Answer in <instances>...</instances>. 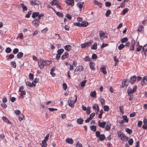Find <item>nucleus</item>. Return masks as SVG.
<instances>
[{"mask_svg":"<svg viewBox=\"0 0 147 147\" xmlns=\"http://www.w3.org/2000/svg\"><path fill=\"white\" fill-rule=\"evenodd\" d=\"M117 134L118 137L120 138V139L123 141H126L127 140L128 138L125 136L122 132L119 131L118 132Z\"/></svg>","mask_w":147,"mask_h":147,"instance_id":"f257e3e1","label":"nucleus"},{"mask_svg":"<svg viewBox=\"0 0 147 147\" xmlns=\"http://www.w3.org/2000/svg\"><path fill=\"white\" fill-rule=\"evenodd\" d=\"M96 136V137L99 138L100 141H102L105 139V136L103 134H100V131H97L95 133Z\"/></svg>","mask_w":147,"mask_h":147,"instance_id":"f03ea898","label":"nucleus"},{"mask_svg":"<svg viewBox=\"0 0 147 147\" xmlns=\"http://www.w3.org/2000/svg\"><path fill=\"white\" fill-rule=\"evenodd\" d=\"M75 100L74 101L73 100H71V97L70 98H69V100L68 101V103L69 105L73 108L74 107V104L77 101V96L76 95H75Z\"/></svg>","mask_w":147,"mask_h":147,"instance_id":"7ed1b4c3","label":"nucleus"},{"mask_svg":"<svg viewBox=\"0 0 147 147\" xmlns=\"http://www.w3.org/2000/svg\"><path fill=\"white\" fill-rule=\"evenodd\" d=\"M30 4L32 5H41V2L37 0H32Z\"/></svg>","mask_w":147,"mask_h":147,"instance_id":"20e7f679","label":"nucleus"},{"mask_svg":"<svg viewBox=\"0 0 147 147\" xmlns=\"http://www.w3.org/2000/svg\"><path fill=\"white\" fill-rule=\"evenodd\" d=\"M45 64V61L43 59H40V64L38 66L40 69H42L44 68Z\"/></svg>","mask_w":147,"mask_h":147,"instance_id":"39448f33","label":"nucleus"},{"mask_svg":"<svg viewBox=\"0 0 147 147\" xmlns=\"http://www.w3.org/2000/svg\"><path fill=\"white\" fill-rule=\"evenodd\" d=\"M99 34L100 38L101 40H102L105 37L107 38V37L105 36V33L102 30L99 31Z\"/></svg>","mask_w":147,"mask_h":147,"instance_id":"423d86ee","label":"nucleus"},{"mask_svg":"<svg viewBox=\"0 0 147 147\" xmlns=\"http://www.w3.org/2000/svg\"><path fill=\"white\" fill-rule=\"evenodd\" d=\"M32 24L35 26L37 27L39 24V20L38 19H35L32 22Z\"/></svg>","mask_w":147,"mask_h":147,"instance_id":"0eeeda50","label":"nucleus"},{"mask_svg":"<svg viewBox=\"0 0 147 147\" xmlns=\"http://www.w3.org/2000/svg\"><path fill=\"white\" fill-rule=\"evenodd\" d=\"M131 42V47L129 49V50L131 51H133L134 50V47L135 44V41L133 39L132 40Z\"/></svg>","mask_w":147,"mask_h":147,"instance_id":"6e6552de","label":"nucleus"},{"mask_svg":"<svg viewBox=\"0 0 147 147\" xmlns=\"http://www.w3.org/2000/svg\"><path fill=\"white\" fill-rule=\"evenodd\" d=\"M98 125L100 127L102 128H104L105 127L106 124L105 122H101L100 121H98Z\"/></svg>","mask_w":147,"mask_h":147,"instance_id":"1a4fd4ad","label":"nucleus"},{"mask_svg":"<svg viewBox=\"0 0 147 147\" xmlns=\"http://www.w3.org/2000/svg\"><path fill=\"white\" fill-rule=\"evenodd\" d=\"M84 2H78L77 3L76 5L77 7L80 9V11L82 9L83 5L84 4Z\"/></svg>","mask_w":147,"mask_h":147,"instance_id":"9d476101","label":"nucleus"},{"mask_svg":"<svg viewBox=\"0 0 147 147\" xmlns=\"http://www.w3.org/2000/svg\"><path fill=\"white\" fill-rule=\"evenodd\" d=\"M136 79V76H134L131 77L130 82L131 84H133L135 81Z\"/></svg>","mask_w":147,"mask_h":147,"instance_id":"9b49d317","label":"nucleus"},{"mask_svg":"<svg viewBox=\"0 0 147 147\" xmlns=\"http://www.w3.org/2000/svg\"><path fill=\"white\" fill-rule=\"evenodd\" d=\"M83 69V67L82 66H79L77 67L76 69H75L74 71H81Z\"/></svg>","mask_w":147,"mask_h":147,"instance_id":"f8f14e48","label":"nucleus"},{"mask_svg":"<svg viewBox=\"0 0 147 147\" xmlns=\"http://www.w3.org/2000/svg\"><path fill=\"white\" fill-rule=\"evenodd\" d=\"M69 56V54L67 52H65L61 57V59L62 60L67 58Z\"/></svg>","mask_w":147,"mask_h":147,"instance_id":"ddd939ff","label":"nucleus"},{"mask_svg":"<svg viewBox=\"0 0 147 147\" xmlns=\"http://www.w3.org/2000/svg\"><path fill=\"white\" fill-rule=\"evenodd\" d=\"M66 142L67 143L70 144H72L73 142V139L70 138H67L66 139Z\"/></svg>","mask_w":147,"mask_h":147,"instance_id":"4468645a","label":"nucleus"},{"mask_svg":"<svg viewBox=\"0 0 147 147\" xmlns=\"http://www.w3.org/2000/svg\"><path fill=\"white\" fill-rule=\"evenodd\" d=\"M64 48L66 50L68 51H70L72 48L71 46L69 45H67L65 46Z\"/></svg>","mask_w":147,"mask_h":147,"instance_id":"2eb2a0df","label":"nucleus"},{"mask_svg":"<svg viewBox=\"0 0 147 147\" xmlns=\"http://www.w3.org/2000/svg\"><path fill=\"white\" fill-rule=\"evenodd\" d=\"M66 3L69 5L73 6L74 4V0H67L66 1Z\"/></svg>","mask_w":147,"mask_h":147,"instance_id":"dca6fc26","label":"nucleus"},{"mask_svg":"<svg viewBox=\"0 0 147 147\" xmlns=\"http://www.w3.org/2000/svg\"><path fill=\"white\" fill-rule=\"evenodd\" d=\"M100 71L102 72L104 75L106 74L107 72L106 71V68L105 67H101L100 69Z\"/></svg>","mask_w":147,"mask_h":147,"instance_id":"f3484780","label":"nucleus"},{"mask_svg":"<svg viewBox=\"0 0 147 147\" xmlns=\"http://www.w3.org/2000/svg\"><path fill=\"white\" fill-rule=\"evenodd\" d=\"M81 27H86L88 25V23L86 21L82 22L81 23Z\"/></svg>","mask_w":147,"mask_h":147,"instance_id":"a211bd4d","label":"nucleus"},{"mask_svg":"<svg viewBox=\"0 0 147 147\" xmlns=\"http://www.w3.org/2000/svg\"><path fill=\"white\" fill-rule=\"evenodd\" d=\"M93 108V109L95 110V111H96V109L97 108V112H96L97 114L98 113V112L99 110V107L98 106V104H94V105Z\"/></svg>","mask_w":147,"mask_h":147,"instance_id":"6ab92c4d","label":"nucleus"},{"mask_svg":"<svg viewBox=\"0 0 147 147\" xmlns=\"http://www.w3.org/2000/svg\"><path fill=\"white\" fill-rule=\"evenodd\" d=\"M111 125L110 123H107L105 127V130L108 131H109L110 129Z\"/></svg>","mask_w":147,"mask_h":147,"instance_id":"aec40b11","label":"nucleus"},{"mask_svg":"<svg viewBox=\"0 0 147 147\" xmlns=\"http://www.w3.org/2000/svg\"><path fill=\"white\" fill-rule=\"evenodd\" d=\"M89 65L90 68L92 70H95V68L94 67V63L90 62V63Z\"/></svg>","mask_w":147,"mask_h":147,"instance_id":"412c9836","label":"nucleus"},{"mask_svg":"<svg viewBox=\"0 0 147 147\" xmlns=\"http://www.w3.org/2000/svg\"><path fill=\"white\" fill-rule=\"evenodd\" d=\"M26 84L27 85H28L31 87H34L35 86V84L33 82L31 84L30 82L27 81L26 82Z\"/></svg>","mask_w":147,"mask_h":147,"instance_id":"4be33fe9","label":"nucleus"},{"mask_svg":"<svg viewBox=\"0 0 147 147\" xmlns=\"http://www.w3.org/2000/svg\"><path fill=\"white\" fill-rule=\"evenodd\" d=\"M83 121L84 120L82 118H79L78 119L77 122L78 123L81 124H82Z\"/></svg>","mask_w":147,"mask_h":147,"instance_id":"5701e85b","label":"nucleus"},{"mask_svg":"<svg viewBox=\"0 0 147 147\" xmlns=\"http://www.w3.org/2000/svg\"><path fill=\"white\" fill-rule=\"evenodd\" d=\"M42 147H46L47 146V144L46 141L45 140H43L42 141V143L41 144Z\"/></svg>","mask_w":147,"mask_h":147,"instance_id":"b1692460","label":"nucleus"},{"mask_svg":"<svg viewBox=\"0 0 147 147\" xmlns=\"http://www.w3.org/2000/svg\"><path fill=\"white\" fill-rule=\"evenodd\" d=\"M38 12H34L32 14V17L33 18H35L38 17Z\"/></svg>","mask_w":147,"mask_h":147,"instance_id":"393cba45","label":"nucleus"},{"mask_svg":"<svg viewBox=\"0 0 147 147\" xmlns=\"http://www.w3.org/2000/svg\"><path fill=\"white\" fill-rule=\"evenodd\" d=\"M23 53L22 52L19 53L17 55L18 58V59L22 58L23 56Z\"/></svg>","mask_w":147,"mask_h":147,"instance_id":"a878e982","label":"nucleus"},{"mask_svg":"<svg viewBox=\"0 0 147 147\" xmlns=\"http://www.w3.org/2000/svg\"><path fill=\"white\" fill-rule=\"evenodd\" d=\"M94 4L98 5L100 8L101 7V3L96 0L94 1Z\"/></svg>","mask_w":147,"mask_h":147,"instance_id":"bb28decb","label":"nucleus"},{"mask_svg":"<svg viewBox=\"0 0 147 147\" xmlns=\"http://www.w3.org/2000/svg\"><path fill=\"white\" fill-rule=\"evenodd\" d=\"M3 119L4 121L7 122L8 123L10 124H11V122H10V121L6 117H3Z\"/></svg>","mask_w":147,"mask_h":147,"instance_id":"cd10ccee","label":"nucleus"},{"mask_svg":"<svg viewBox=\"0 0 147 147\" xmlns=\"http://www.w3.org/2000/svg\"><path fill=\"white\" fill-rule=\"evenodd\" d=\"M20 5L22 8L23 12H24L25 11H26L27 10L26 6H25L24 4H20Z\"/></svg>","mask_w":147,"mask_h":147,"instance_id":"c85d7f7f","label":"nucleus"},{"mask_svg":"<svg viewBox=\"0 0 147 147\" xmlns=\"http://www.w3.org/2000/svg\"><path fill=\"white\" fill-rule=\"evenodd\" d=\"M125 131L129 134H131L132 133V131L129 128H125Z\"/></svg>","mask_w":147,"mask_h":147,"instance_id":"c756f323","label":"nucleus"},{"mask_svg":"<svg viewBox=\"0 0 147 147\" xmlns=\"http://www.w3.org/2000/svg\"><path fill=\"white\" fill-rule=\"evenodd\" d=\"M90 128L91 130L95 131L96 130V127L95 125H92L90 126Z\"/></svg>","mask_w":147,"mask_h":147,"instance_id":"7c9ffc66","label":"nucleus"},{"mask_svg":"<svg viewBox=\"0 0 147 147\" xmlns=\"http://www.w3.org/2000/svg\"><path fill=\"white\" fill-rule=\"evenodd\" d=\"M97 48V44L96 43H94L93 45L91 46V49H96Z\"/></svg>","mask_w":147,"mask_h":147,"instance_id":"2f4dec72","label":"nucleus"},{"mask_svg":"<svg viewBox=\"0 0 147 147\" xmlns=\"http://www.w3.org/2000/svg\"><path fill=\"white\" fill-rule=\"evenodd\" d=\"M125 46V45L122 44L120 45L118 47V49L119 50H121V49H122Z\"/></svg>","mask_w":147,"mask_h":147,"instance_id":"473e14b6","label":"nucleus"},{"mask_svg":"<svg viewBox=\"0 0 147 147\" xmlns=\"http://www.w3.org/2000/svg\"><path fill=\"white\" fill-rule=\"evenodd\" d=\"M111 13V11L109 9L106 12L105 15V16L107 17H108L109 16L110 14Z\"/></svg>","mask_w":147,"mask_h":147,"instance_id":"72a5a7b5","label":"nucleus"},{"mask_svg":"<svg viewBox=\"0 0 147 147\" xmlns=\"http://www.w3.org/2000/svg\"><path fill=\"white\" fill-rule=\"evenodd\" d=\"M128 40V38L127 37H125L122 39L121 42L123 43L127 42Z\"/></svg>","mask_w":147,"mask_h":147,"instance_id":"f704fd0d","label":"nucleus"},{"mask_svg":"<svg viewBox=\"0 0 147 147\" xmlns=\"http://www.w3.org/2000/svg\"><path fill=\"white\" fill-rule=\"evenodd\" d=\"M96 92H90V95L93 98H95L96 97Z\"/></svg>","mask_w":147,"mask_h":147,"instance_id":"c9c22d12","label":"nucleus"},{"mask_svg":"<svg viewBox=\"0 0 147 147\" xmlns=\"http://www.w3.org/2000/svg\"><path fill=\"white\" fill-rule=\"evenodd\" d=\"M64 49H59L57 51L58 53L61 55L63 52Z\"/></svg>","mask_w":147,"mask_h":147,"instance_id":"e433bc0d","label":"nucleus"},{"mask_svg":"<svg viewBox=\"0 0 147 147\" xmlns=\"http://www.w3.org/2000/svg\"><path fill=\"white\" fill-rule=\"evenodd\" d=\"M45 65H48L51 63V61L48 60L45 61Z\"/></svg>","mask_w":147,"mask_h":147,"instance_id":"4c0bfd02","label":"nucleus"},{"mask_svg":"<svg viewBox=\"0 0 147 147\" xmlns=\"http://www.w3.org/2000/svg\"><path fill=\"white\" fill-rule=\"evenodd\" d=\"M11 51V49L10 48L7 47L5 49V52L7 53H10Z\"/></svg>","mask_w":147,"mask_h":147,"instance_id":"58836bf2","label":"nucleus"},{"mask_svg":"<svg viewBox=\"0 0 147 147\" xmlns=\"http://www.w3.org/2000/svg\"><path fill=\"white\" fill-rule=\"evenodd\" d=\"M143 50L144 51V53H146V51L147 50V44H146L144 46L143 48Z\"/></svg>","mask_w":147,"mask_h":147,"instance_id":"ea45409f","label":"nucleus"},{"mask_svg":"<svg viewBox=\"0 0 147 147\" xmlns=\"http://www.w3.org/2000/svg\"><path fill=\"white\" fill-rule=\"evenodd\" d=\"M57 0H53V1L51 2V5H55L57 4Z\"/></svg>","mask_w":147,"mask_h":147,"instance_id":"a19ab883","label":"nucleus"},{"mask_svg":"<svg viewBox=\"0 0 147 147\" xmlns=\"http://www.w3.org/2000/svg\"><path fill=\"white\" fill-rule=\"evenodd\" d=\"M95 115V113H91L89 117H88L89 119H90V120H91L93 118Z\"/></svg>","mask_w":147,"mask_h":147,"instance_id":"79ce46f5","label":"nucleus"},{"mask_svg":"<svg viewBox=\"0 0 147 147\" xmlns=\"http://www.w3.org/2000/svg\"><path fill=\"white\" fill-rule=\"evenodd\" d=\"M24 119V116L23 114H21L19 117V119L20 121L23 120Z\"/></svg>","mask_w":147,"mask_h":147,"instance_id":"37998d69","label":"nucleus"},{"mask_svg":"<svg viewBox=\"0 0 147 147\" xmlns=\"http://www.w3.org/2000/svg\"><path fill=\"white\" fill-rule=\"evenodd\" d=\"M56 14L59 17H62L63 16V14L62 13L59 12H56Z\"/></svg>","mask_w":147,"mask_h":147,"instance_id":"c03bdc74","label":"nucleus"},{"mask_svg":"<svg viewBox=\"0 0 147 147\" xmlns=\"http://www.w3.org/2000/svg\"><path fill=\"white\" fill-rule=\"evenodd\" d=\"M128 144L129 145H131L132 144L133 142V140L132 138H130L128 141Z\"/></svg>","mask_w":147,"mask_h":147,"instance_id":"a18cd8bd","label":"nucleus"},{"mask_svg":"<svg viewBox=\"0 0 147 147\" xmlns=\"http://www.w3.org/2000/svg\"><path fill=\"white\" fill-rule=\"evenodd\" d=\"M32 11H29L28 13L26 15L25 17L26 18H29L30 17V15L31 14Z\"/></svg>","mask_w":147,"mask_h":147,"instance_id":"49530a36","label":"nucleus"},{"mask_svg":"<svg viewBox=\"0 0 147 147\" xmlns=\"http://www.w3.org/2000/svg\"><path fill=\"white\" fill-rule=\"evenodd\" d=\"M103 109L104 111H108L109 109V107L107 106H104Z\"/></svg>","mask_w":147,"mask_h":147,"instance_id":"de8ad7c7","label":"nucleus"},{"mask_svg":"<svg viewBox=\"0 0 147 147\" xmlns=\"http://www.w3.org/2000/svg\"><path fill=\"white\" fill-rule=\"evenodd\" d=\"M29 77L30 80H32L34 79L33 74L30 73L29 75Z\"/></svg>","mask_w":147,"mask_h":147,"instance_id":"09e8293b","label":"nucleus"},{"mask_svg":"<svg viewBox=\"0 0 147 147\" xmlns=\"http://www.w3.org/2000/svg\"><path fill=\"white\" fill-rule=\"evenodd\" d=\"M123 120H124L126 123L128 122V119H127L126 116L124 115L123 116Z\"/></svg>","mask_w":147,"mask_h":147,"instance_id":"8fccbe9b","label":"nucleus"},{"mask_svg":"<svg viewBox=\"0 0 147 147\" xmlns=\"http://www.w3.org/2000/svg\"><path fill=\"white\" fill-rule=\"evenodd\" d=\"M11 64L12 65H13V67L14 68H16V63L15 62V61H13L11 62Z\"/></svg>","mask_w":147,"mask_h":147,"instance_id":"3c124183","label":"nucleus"},{"mask_svg":"<svg viewBox=\"0 0 147 147\" xmlns=\"http://www.w3.org/2000/svg\"><path fill=\"white\" fill-rule=\"evenodd\" d=\"M90 58L88 56H86L83 59L84 61H90Z\"/></svg>","mask_w":147,"mask_h":147,"instance_id":"603ef678","label":"nucleus"},{"mask_svg":"<svg viewBox=\"0 0 147 147\" xmlns=\"http://www.w3.org/2000/svg\"><path fill=\"white\" fill-rule=\"evenodd\" d=\"M19 51L18 49L17 48H15L13 50V53L14 54L17 53Z\"/></svg>","mask_w":147,"mask_h":147,"instance_id":"864d4df0","label":"nucleus"},{"mask_svg":"<svg viewBox=\"0 0 147 147\" xmlns=\"http://www.w3.org/2000/svg\"><path fill=\"white\" fill-rule=\"evenodd\" d=\"M146 80V81L147 82V79H146V78H145V77H144L143 78V80H142L141 82V84L142 85H143V84L144 83V81Z\"/></svg>","mask_w":147,"mask_h":147,"instance_id":"5fc2aeb1","label":"nucleus"},{"mask_svg":"<svg viewBox=\"0 0 147 147\" xmlns=\"http://www.w3.org/2000/svg\"><path fill=\"white\" fill-rule=\"evenodd\" d=\"M129 11V9L127 8H126L125 9H124L123 10V14H125L128 11Z\"/></svg>","mask_w":147,"mask_h":147,"instance_id":"6e6d98bb","label":"nucleus"},{"mask_svg":"<svg viewBox=\"0 0 147 147\" xmlns=\"http://www.w3.org/2000/svg\"><path fill=\"white\" fill-rule=\"evenodd\" d=\"M111 5V4L109 2H107L105 3V6L106 7H110Z\"/></svg>","mask_w":147,"mask_h":147,"instance_id":"4d7b16f0","label":"nucleus"},{"mask_svg":"<svg viewBox=\"0 0 147 147\" xmlns=\"http://www.w3.org/2000/svg\"><path fill=\"white\" fill-rule=\"evenodd\" d=\"M90 107H87V110L86 111V113L87 114H89L90 113Z\"/></svg>","mask_w":147,"mask_h":147,"instance_id":"13d9d810","label":"nucleus"},{"mask_svg":"<svg viewBox=\"0 0 147 147\" xmlns=\"http://www.w3.org/2000/svg\"><path fill=\"white\" fill-rule=\"evenodd\" d=\"M76 144V147H82V144L80 143L78 141L77 142Z\"/></svg>","mask_w":147,"mask_h":147,"instance_id":"bf43d9fd","label":"nucleus"},{"mask_svg":"<svg viewBox=\"0 0 147 147\" xmlns=\"http://www.w3.org/2000/svg\"><path fill=\"white\" fill-rule=\"evenodd\" d=\"M92 59H96L97 58V56L96 54H93L92 55Z\"/></svg>","mask_w":147,"mask_h":147,"instance_id":"052dcab7","label":"nucleus"},{"mask_svg":"<svg viewBox=\"0 0 147 147\" xmlns=\"http://www.w3.org/2000/svg\"><path fill=\"white\" fill-rule=\"evenodd\" d=\"M24 88L23 86H21L19 89V92H25L23 91Z\"/></svg>","mask_w":147,"mask_h":147,"instance_id":"680f3d73","label":"nucleus"},{"mask_svg":"<svg viewBox=\"0 0 147 147\" xmlns=\"http://www.w3.org/2000/svg\"><path fill=\"white\" fill-rule=\"evenodd\" d=\"M74 25L79 27H81V23H80L78 22H75L74 23Z\"/></svg>","mask_w":147,"mask_h":147,"instance_id":"e2e57ef3","label":"nucleus"},{"mask_svg":"<svg viewBox=\"0 0 147 147\" xmlns=\"http://www.w3.org/2000/svg\"><path fill=\"white\" fill-rule=\"evenodd\" d=\"M108 45V44H105V43H103L102 45L101 46V49H102L104 47H106Z\"/></svg>","mask_w":147,"mask_h":147,"instance_id":"0e129e2a","label":"nucleus"},{"mask_svg":"<svg viewBox=\"0 0 147 147\" xmlns=\"http://www.w3.org/2000/svg\"><path fill=\"white\" fill-rule=\"evenodd\" d=\"M86 82V81L84 80L81 83V86L83 87L85 86V83Z\"/></svg>","mask_w":147,"mask_h":147,"instance_id":"69168bd1","label":"nucleus"},{"mask_svg":"<svg viewBox=\"0 0 147 147\" xmlns=\"http://www.w3.org/2000/svg\"><path fill=\"white\" fill-rule=\"evenodd\" d=\"M44 16V14L43 13H41V14H38V17L37 18L39 20L41 18V17L43 16Z\"/></svg>","mask_w":147,"mask_h":147,"instance_id":"338daca9","label":"nucleus"},{"mask_svg":"<svg viewBox=\"0 0 147 147\" xmlns=\"http://www.w3.org/2000/svg\"><path fill=\"white\" fill-rule=\"evenodd\" d=\"M136 115V113L135 112H133L131 113L129 115V116L130 117H134Z\"/></svg>","mask_w":147,"mask_h":147,"instance_id":"774afa93","label":"nucleus"}]
</instances>
